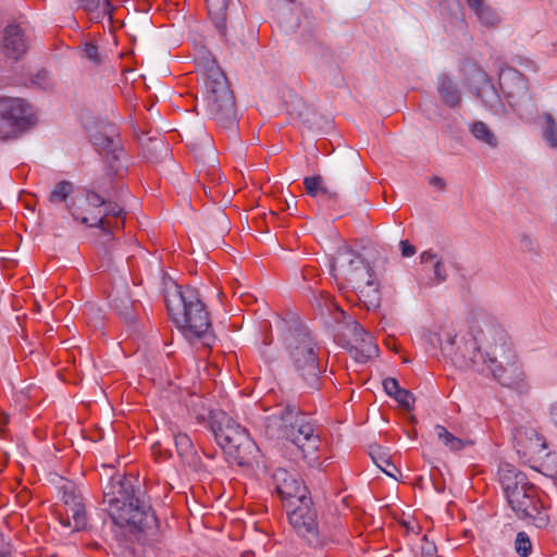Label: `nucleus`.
Wrapping results in <instances>:
<instances>
[{
  "instance_id": "obj_1",
  "label": "nucleus",
  "mask_w": 557,
  "mask_h": 557,
  "mask_svg": "<svg viewBox=\"0 0 557 557\" xmlns=\"http://www.w3.org/2000/svg\"><path fill=\"white\" fill-rule=\"evenodd\" d=\"M272 482L281 499L295 506L288 512L289 522L310 546L323 547L338 541L337 532L318 525L317 513L310 508L311 499L306 496V487L297 474L277 468L272 473Z\"/></svg>"
},
{
  "instance_id": "obj_2",
  "label": "nucleus",
  "mask_w": 557,
  "mask_h": 557,
  "mask_svg": "<svg viewBox=\"0 0 557 557\" xmlns=\"http://www.w3.org/2000/svg\"><path fill=\"white\" fill-rule=\"evenodd\" d=\"M472 349L467 358L463 351L456 354V363L478 372H490L503 385H510L517 373L516 356L506 333L490 329L484 335L483 349H475L473 343H466L465 349Z\"/></svg>"
},
{
  "instance_id": "obj_3",
  "label": "nucleus",
  "mask_w": 557,
  "mask_h": 557,
  "mask_svg": "<svg viewBox=\"0 0 557 557\" xmlns=\"http://www.w3.org/2000/svg\"><path fill=\"white\" fill-rule=\"evenodd\" d=\"M165 302L172 322L185 338H201L206 346L211 345L210 315L196 288L173 284L165 293Z\"/></svg>"
},
{
  "instance_id": "obj_4",
  "label": "nucleus",
  "mask_w": 557,
  "mask_h": 557,
  "mask_svg": "<svg viewBox=\"0 0 557 557\" xmlns=\"http://www.w3.org/2000/svg\"><path fill=\"white\" fill-rule=\"evenodd\" d=\"M111 488V492H104V502L108 503V513L115 524L129 525L137 530L157 525V517L151 506L135 495L132 479L114 478Z\"/></svg>"
},
{
  "instance_id": "obj_5",
  "label": "nucleus",
  "mask_w": 557,
  "mask_h": 557,
  "mask_svg": "<svg viewBox=\"0 0 557 557\" xmlns=\"http://www.w3.org/2000/svg\"><path fill=\"white\" fill-rule=\"evenodd\" d=\"M268 423L269 428L275 429L278 435L295 445L309 466L317 463V451L321 441L311 418L296 406L287 405L269 417Z\"/></svg>"
},
{
  "instance_id": "obj_6",
  "label": "nucleus",
  "mask_w": 557,
  "mask_h": 557,
  "mask_svg": "<svg viewBox=\"0 0 557 557\" xmlns=\"http://www.w3.org/2000/svg\"><path fill=\"white\" fill-rule=\"evenodd\" d=\"M268 423L269 428L275 429L278 435L295 445L309 466L317 463V451L321 441L311 418L296 406L287 405L269 417Z\"/></svg>"
},
{
  "instance_id": "obj_7",
  "label": "nucleus",
  "mask_w": 557,
  "mask_h": 557,
  "mask_svg": "<svg viewBox=\"0 0 557 557\" xmlns=\"http://www.w3.org/2000/svg\"><path fill=\"white\" fill-rule=\"evenodd\" d=\"M499 480L511 509L520 519H531L537 528L548 523V518L540 511L535 498V488L524 473L510 463H504L498 470Z\"/></svg>"
},
{
  "instance_id": "obj_8",
  "label": "nucleus",
  "mask_w": 557,
  "mask_h": 557,
  "mask_svg": "<svg viewBox=\"0 0 557 557\" xmlns=\"http://www.w3.org/2000/svg\"><path fill=\"white\" fill-rule=\"evenodd\" d=\"M199 66L203 67L206 75L207 112L224 127L234 125L236 121L235 100L224 73L214 60L207 57H203Z\"/></svg>"
},
{
  "instance_id": "obj_9",
  "label": "nucleus",
  "mask_w": 557,
  "mask_h": 557,
  "mask_svg": "<svg viewBox=\"0 0 557 557\" xmlns=\"http://www.w3.org/2000/svg\"><path fill=\"white\" fill-rule=\"evenodd\" d=\"M284 341L294 370L304 382V388L318 389L321 371L317 343L310 332L304 326L289 329Z\"/></svg>"
},
{
  "instance_id": "obj_10",
  "label": "nucleus",
  "mask_w": 557,
  "mask_h": 557,
  "mask_svg": "<svg viewBox=\"0 0 557 557\" xmlns=\"http://www.w3.org/2000/svg\"><path fill=\"white\" fill-rule=\"evenodd\" d=\"M213 433L230 462L249 467L256 461L259 455L257 445L247 431L232 418L225 417L213 428Z\"/></svg>"
},
{
  "instance_id": "obj_11",
  "label": "nucleus",
  "mask_w": 557,
  "mask_h": 557,
  "mask_svg": "<svg viewBox=\"0 0 557 557\" xmlns=\"http://www.w3.org/2000/svg\"><path fill=\"white\" fill-rule=\"evenodd\" d=\"M28 124L26 103L20 98H0V139L16 137Z\"/></svg>"
},
{
  "instance_id": "obj_12",
  "label": "nucleus",
  "mask_w": 557,
  "mask_h": 557,
  "mask_svg": "<svg viewBox=\"0 0 557 557\" xmlns=\"http://www.w3.org/2000/svg\"><path fill=\"white\" fill-rule=\"evenodd\" d=\"M332 270L346 277L350 283L360 282L371 274V269L356 251L342 248L332 261Z\"/></svg>"
},
{
  "instance_id": "obj_13",
  "label": "nucleus",
  "mask_w": 557,
  "mask_h": 557,
  "mask_svg": "<svg viewBox=\"0 0 557 557\" xmlns=\"http://www.w3.org/2000/svg\"><path fill=\"white\" fill-rule=\"evenodd\" d=\"M349 330L351 333L349 352L356 361L366 363L369 359L377 356L379 348L374 344L373 337L358 322L351 321Z\"/></svg>"
},
{
  "instance_id": "obj_14",
  "label": "nucleus",
  "mask_w": 557,
  "mask_h": 557,
  "mask_svg": "<svg viewBox=\"0 0 557 557\" xmlns=\"http://www.w3.org/2000/svg\"><path fill=\"white\" fill-rule=\"evenodd\" d=\"M499 85L504 95L508 98L511 106H516L520 100L528 96V84L523 76L509 70L499 76Z\"/></svg>"
},
{
  "instance_id": "obj_15",
  "label": "nucleus",
  "mask_w": 557,
  "mask_h": 557,
  "mask_svg": "<svg viewBox=\"0 0 557 557\" xmlns=\"http://www.w3.org/2000/svg\"><path fill=\"white\" fill-rule=\"evenodd\" d=\"M27 50V44L20 26L9 25L4 29L3 51L7 57L18 60Z\"/></svg>"
},
{
  "instance_id": "obj_16",
  "label": "nucleus",
  "mask_w": 557,
  "mask_h": 557,
  "mask_svg": "<svg viewBox=\"0 0 557 557\" xmlns=\"http://www.w3.org/2000/svg\"><path fill=\"white\" fill-rule=\"evenodd\" d=\"M66 505V518L61 519L65 527H73V531H81L87 525L85 507L82 499L75 495H64Z\"/></svg>"
},
{
  "instance_id": "obj_17",
  "label": "nucleus",
  "mask_w": 557,
  "mask_h": 557,
  "mask_svg": "<svg viewBox=\"0 0 557 557\" xmlns=\"http://www.w3.org/2000/svg\"><path fill=\"white\" fill-rule=\"evenodd\" d=\"M128 289V282L121 280L114 283L110 294L115 310L127 321L133 318L132 308L134 302Z\"/></svg>"
},
{
  "instance_id": "obj_18",
  "label": "nucleus",
  "mask_w": 557,
  "mask_h": 557,
  "mask_svg": "<svg viewBox=\"0 0 557 557\" xmlns=\"http://www.w3.org/2000/svg\"><path fill=\"white\" fill-rule=\"evenodd\" d=\"M104 209L100 212H97L96 214L91 216L84 215L82 213H78L72 208H70L71 213L75 220H79L84 224H88L89 226H99L103 231H107V227L111 224L109 222H106L104 218L109 215H113L115 218H120L123 214V209L117 206L116 203H112L110 201L106 200V205H103Z\"/></svg>"
},
{
  "instance_id": "obj_19",
  "label": "nucleus",
  "mask_w": 557,
  "mask_h": 557,
  "mask_svg": "<svg viewBox=\"0 0 557 557\" xmlns=\"http://www.w3.org/2000/svg\"><path fill=\"white\" fill-rule=\"evenodd\" d=\"M175 446L178 456L182 460L193 469H201L202 465L197 451L194 449L190 437L185 433H177L174 435Z\"/></svg>"
},
{
  "instance_id": "obj_20",
  "label": "nucleus",
  "mask_w": 557,
  "mask_h": 557,
  "mask_svg": "<svg viewBox=\"0 0 557 557\" xmlns=\"http://www.w3.org/2000/svg\"><path fill=\"white\" fill-rule=\"evenodd\" d=\"M352 285L368 308H377L380 306L381 296L372 273L367 278H360V282H356Z\"/></svg>"
},
{
  "instance_id": "obj_21",
  "label": "nucleus",
  "mask_w": 557,
  "mask_h": 557,
  "mask_svg": "<svg viewBox=\"0 0 557 557\" xmlns=\"http://www.w3.org/2000/svg\"><path fill=\"white\" fill-rule=\"evenodd\" d=\"M90 139L98 149L106 151L107 154H112L114 160H119L122 149H120V143L113 127H110L109 133L96 132L90 134Z\"/></svg>"
},
{
  "instance_id": "obj_22",
  "label": "nucleus",
  "mask_w": 557,
  "mask_h": 557,
  "mask_svg": "<svg viewBox=\"0 0 557 557\" xmlns=\"http://www.w3.org/2000/svg\"><path fill=\"white\" fill-rule=\"evenodd\" d=\"M208 13L218 32L225 36L226 34V10L228 0H206Z\"/></svg>"
},
{
  "instance_id": "obj_23",
  "label": "nucleus",
  "mask_w": 557,
  "mask_h": 557,
  "mask_svg": "<svg viewBox=\"0 0 557 557\" xmlns=\"http://www.w3.org/2000/svg\"><path fill=\"white\" fill-rule=\"evenodd\" d=\"M437 89L445 104L449 107H456L460 103V92L448 76L443 75L438 78Z\"/></svg>"
},
{
  "instance_id": "obj_24",
  "label": "nucleus",
  "mask_w": 557,
  "mask_h": 557,
  "mask_svg": "<svg viewBox=\"0 0 557 557\" xmlns=\"http://www.w3.org/2000/svg\"><path fill=\"white\" fill-rule=\"evenodd\" d=\"M434 433L440 442H442L449 450L459 451L467 445H472L473 442L469 440H462L450 433L445 426L436 424L434 426Z\"/></svg>"
},
{
  "instance_id": "obj_25",
  "label": "nucleus",
  "mask_w": 557,
  "mask_h": 557,
  "mask_svg": "<svg viewBox=\"0 0 557 557\" xmlns=\"http://www.w3.org/2000/svg\"><path fill=\"white\" fill-rule=\"evenodd\" d=\"M518 442L522 444L525 454H539L546 448L545 440L534 430L520 432Z\"/></svg>"
},
{
  "instance_id": "obj_26",
  "label": "nucleus",
  "mask_w": 557,
  "mask_h": 557,
  "mask_svg": "<svg viewBox=\"0 0 557 557\" xmlns=\"http://www.w3.org/2000/svg\"><path fill=\"white\" fill-rule=\"evenodd\" d=\"M304 185L308 195L317 197L322 194L330 200H337L338 194L331 190L327 186L323 185V178L320 175L307 176L304 180Z\"/></svg>"
},
{
  "instance_id": "obj_27",
  "label": "nucleus",
  "mask_w": 557,
  "mask_h": 557,
  "mask_svg": "<svg viewBox=\"0 0 557 557\" xmlns=\"http://www.w3.org/2000/svg\"><path fill=\"white\" fill-rule=\"evenodd\" d=\"M470 133L475 139L495 148L497 146V138L492 129L482 121H475L469 125Z\"/></svg>"
},
{
  "instance_id": "obj_28",
  "label": "nucleus",
  "mask_w": 557,
  "mask_h": 557,
  "mask_svg": "<svg viewBox=\"0 0 557 557\" xmlns=\"http://www.w3.org/2000/svg\"><path fill=\"white\" fill-rule=\"evenodd\" d=\"M79 5L89 13H96V17L111 16L112 7L109 0H77Z\"/></svg>"
},
{
  "instance_id": "obj_29",
  "label": "nucleus",
  "mask_w": 557,
  "mask_h": 557,
  "mask_svg": "<svg viewBox=\"0 0 557 557\" xmlns=\"http://www.w3.org/2000/svg\"><path fill=\"white\" fill-rule=\"evenodd\" d=\"M545 127L543 129V138L552 149H557V122L548 112L543 113Z\"/></svg>"
},
{
  "instance_id": "obj_30",
  "label": "nucleus",
  "mask_w": 557,
  "mask_h": 557,
  "mask_svg": "<svg viewBox=\"0 0 557 557\" xmlns=\"http://www.w3.org/2000/svg\"><path fill=\"white\" fill-rule=\"evenodd\" d=\"M479 20L487 26H495L499 22L498 15L485 4L484 0L479 2L478 5L470 7Z\"/></svg>"
},
{
  "instance_id": "obj_31",
  "label": "nucleus",
  "mask_w": 557,
  "mask_h": 557,
  "mask_svg": "<svg viewBox=\"0 0 557 557\" xmlns=\"http://www.w3.org/2000/svg\"><path fill=\"white\" fill-rule=\"evenodd\" d=\"M519 247L522 252L531 256H539L541 252L539 242L531 233L528 232L519 234Z\"/></svg>"
},
{
  "instance_id": "obj_32",
  "label": "nucleus",
  "mask_w": 557,
  "mask_h": 557,
  "mask_svg": "<svg viewBox=\"0 0 557 557\" xmlns=\"http://www.w3.org/2000/svg\"><path fill=\"white\" fill-rule=\"evenodd\" d=\"M73 193V185L67 181H62L50 191L48 200L51 203L63 202Z\"/></svg>"
},
{
  "instance_id": "obj_33",
  "label": "nucleus",
  "mask_w": 557,
  "mask_h": 557,
  "mask_svg": "<svg viewBox=\"0 0 557 557\" xmlns=\"http://www.w3.org/2000/svg\"><path fill=\"white\" fill-rule=\"evenodd\" d=\"M457 335L453 331H445L442 336H438V342L441 345V349L445 356L450 357L456 363V354H461L462 351H455L454 345L456 343Z\"/></svg>"
},
{
  "instance_id": "obj_34",
  "label": "nucleus",
  "mask_w": 557,
  "mask_h": 557,
  "mask_svg": "<svg viewBox=\"0 0 557 557\" xmlns=\"http://www.w3.org/2000/svg\"><path fill=\"white\" fill-rule=\"evenodd\" d=\"M515 548L521 557H528L532 550V543L525 532H519L515 541Z\"/></svg>"
},
{
  "instance_id": "obj_35",
  "label": "nucleus",
  "mask_w": 557,
  "mask_h": 557,
  "mask_svg": "<svg viewBox=\"0 0 557 557\" xmlns=\"http://www.w3.org/2000/svg\"><path fill=\"white\" fill-rule=\"evenodd\" d=\"M370 456L373 459V462L377 466V468H380L387 475L395 478L394 473H392L389 468H393V469H396V468L393 466V463L386 457L385 454L372 450L370 453Z\"/></svg>"
},
{
  "instance_id": "obj_36",
  "label": "nucleus",
  "mask_w": 557,
  "mask_h": 557,
  "mask_svg": "<svg viewBox=\"0 0 557 557\" xmlns=\"http://www.w3.org/2000/svg\"><path fill=\"white\" fill-rule=\"evenodd\" d=\"M393 398L405 409H412L414 397L408 389L400 388L399 393L395 394Z\"/></svg>"
},
{
  "instance_id": "obj_37",
  "label": "nucleus",
  "mask_w": 557,
  "mask_h": 557,
  "mask_svg": "<svg viewBox=\"0 0 557 557\" xmlns=\"http://www.w3.org/2000/svg\"><path fill=\"white\" fill-rule=\"evenodd\" d=\"M103 205H106V199L98 195L97 193H87L86 195V210H88L89 207H92L95 209H97V212H101V207H103Z\"/></svg>"
},
{
  "instance_id": "obj_38",
  "label": "nucleus",
  "mask_w": 557,
  "mask_h": 557,
  "mask_svg": "<svg viewBox=\"0 0 557 557\" xmlns=\"http://www.w3.org/2000/svg\"><path fill=\"white\" fill-rule=\"evenodd\" d=\"M383 387L385 393L393 397L395 394L399 393V389L401 388L399 386L398 381L395 377H387L383 381Z\"/></svg>"
},
{
  "instance_id": "obj_39",
  "label": "nucleus",
  "mask_w": 557,
  "mask_h": 557,
  "mask_svg": "<svg viewBox=\"0 0 557 557\" xmlns=\"http://www.w3.org/2000/svg\"><path fill=\"white\" fill-rule=\"evenodd\" d=\"M434 280L436 284L446 281L447 273L441 259L436 260L433 264Z\"/></svg>"
},
{
  "instance_id": "obj_40",
  "label": "nucleus",
  "mask_w": 557,
  "mask_h": 557,
  "mask_svg": "<svg viewBox=\"0 0 557 557\" xmlns=\"http://www.w3.org/2000/svg\"><path fill=\"white\" fill-rule=\"evenodd\" d=\"M84 54L88 60L92 61L96 64H99L101 61L98 53V47L94 44L88 42L85 45Z\"/></svg>"
},
{
  "instance_id": "obj_41",
  "label": "nucleus",
  "mask_w": 557,
  "mask_h": 557,
  "mask_svg": "<svg viewBox=\"0 0 557 557\" xmlns=\"http://www.w3.org/2000/svg\"><path fill=\"white\" fill-rule=\"evenodd\" d=\"M399 245L404 257H411L416 253L414 246H412L408 240H401Z\"/></svg>"
},
{
  "instance_id": "obj_42",
  "label": "nucleus",
  "mask_w": 557,
  "mask_h": 557,
  "mask_svg": "<svg viewBox=\"0 0 557 557\" xmlns=\"http://www.w3.org/2000/svg\"><path fill=\"white\" fill-rule=\"evenodd\" d=\"M420 259H421V262L423 264H426V263H430V262H435L436 260H438L436 253L432 252V251H424L421 253L420 256Z\"/></svg>"
},
{
  "instance_id": "obj_43",
  "label": "nucleus",
  "mask_w": 557,
  "mask_h": 557,
  "mask_svg": "<svg viewBox=\"0 0 557 557\" xmlns=\"http://www.w3.org/2000/svg\"><path fill=\"white\" fill-rule=\"evenodd\" d=\"M343 174H344V169H343V166H338V168L335 170V172H334L333 180H334L336 183L342 182V180H343Z\"/></svg>"
},
{
  "instance_id": "obj_44",
  "label": "nucleus",
  "mask_w": 557,
  "mask_h": 557,
  "mask_svg": "<svg viewBox=\"0 0 557 557\" xmlns=\"http://www.w3.org/2000/svg\"><path fill=\"white\" fill-rule=\"evenodd\" d=\"M431 184L436 186V187H438V188H444V186H445L444 181L441 177H437V176L432 178Z\"/></svg>"
},
{
  "instance_id": "obj_45",
  "label": "nucleus",
  "mask_w": 557,
  "mask_h": 557,
  "mask_svg": "<svg viewBox=\"0 0 557 557\" xmlns=\"http://www.w3.org/2000/svg\"><path fill=\"white\" fill-rule=\"evenodd\" d=\"M552 419H553L554 423L557 426V406L554 407L553 410H552Z\"/></svg>"
},
{
  "instance_id": "obj_46",
  "label": "nucleus",
  "mask_w": 557,
  "mask_h": 557,
  "mask_svg": "<svg viewBox=\"0 0 557 557\" xmlns=\"http://www.w3.org/2000/svg\"><path fill=\"white\" fill-rule=\"evenodd\" d=\"M94 309H95V306H94L92 304H88V305L86 306V308H85L84 313H85V314L91 313V312L94 311Z\"/></svg>"
},
{
  "instance_id": "obj_47",
  "label": "nucleus",
  "mask_w": 557,
  "mask_h": 557,
  "mask_svg": "<svg viewBox=\"0 0 557 557\" xmlns=\"http://www.w3.org/2000/svg\"><path fill=\"white\" fill-rule=\"evenodd\" d=\"M2 547H3V539L0 535V557H5V554L2 552Z\"/></svg>"
},
{
  "instance_id": "obj_48",
  "label": "nucleus",
  "mask_w": 557,
  "mask_h": 557,
  "mask_svg": "<svg viewBox=\"0 0 557 557\" xmlns=\"http://www.w3.org/2000/svg\"><path fill=\"white\" fill-rule=\"evenodd\" d=\"M350 156H351V161H352L356 165H358V156H357L355 152H351V153H350Z\"/></svg>"
},
{
  "instance_id": "obj_49",
  "label": "nucleus",
  "mask_w": 557,
  "mask_h": 557,
  "mask_svg": "<svg viewBox=\"0 0 557 557\" xmlns=\"http://www.w3.org/2000/svg\"><path fill=\"white\" fill-rule=\"evenodd\" d=\"M9 420V417L7 414H3V417H0V422L5 424Z\"/></svg>"
}]
</instances>
